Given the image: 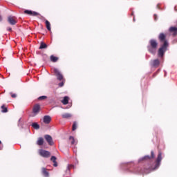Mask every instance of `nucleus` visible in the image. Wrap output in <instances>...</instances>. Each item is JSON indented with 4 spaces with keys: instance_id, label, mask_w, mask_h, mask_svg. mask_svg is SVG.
Instances as JSON below:
<instances>
[{
    "instance_id": "nucleus-1",
    "label": "nucleus",
    "mask_w": 177,
    "mask_h": 177,
    "mask_svg": "<svg viewBox=\"0 0 177 177\" xmlns=\"http://www.w3.org/2000/svg\"><path fill=\"white\" fill-rule=\"evenodd\" d=\"M159 39L162 42V41L164 42V44L160 48H159V50H158V56L160 57H162V56H164V53H165V52L167 51V47L168 46V41H165V35H164L163 33H161L159 35Z\"/></svg>"
},
{
    "instance_id": "nucleus-2",
    "label": "nucleus",
    "mask_w": 177,
    "mask_h": 177,
    "mask_svg": "<svg viewBox=\"0 0 177 177\" xmlns=\"http://www.w3.org/2000/svg\"><path fill=\"white\" fill-rule=\"evenodd\" d=\"M149 43L150 46H148V50L150 52V53L154 55L156 52H157V46L158 44H157V41L154 39H151Z\"/></svg>"
},
{
    "instance_id": "nucleus-3",
    "label": "nucleus",
    "mask_w": 177,
    "mask_h": 177,
    "mask_svg": "<svg viewBox=\"0 0 177 177\" xmlns=\"http://www.w3.org/2000/svg\"><path fill=\"white\" fill-rule=\"evenodd\" d=\"M161 160H162V153H161V152H159L158 154V157L157 159L156 160V165L155 167H151L149 168V171H153L154 169H157V168H158V167H160V165H161Z\"/></svg>"
},
{
    "instance_id": "nucleus-4",
    "label": "nucleus",
    "mask_w": 177,
    "mask_h": 177,
    "mask_svg": "<svg viewBox=\"0 0 177 177\" xmlns=\"http://www.w3.org/2000/svg\"><path fill=\"white\" fill-rule=\"evenodd\" d=\"M7 21L10 26H16L17 24V18L10 15L7 17Z\"/></svg>"
},
{
    "instance_id": "nucleus-5",
    "label": "nucleus",
    "mask_w": 177,
    "mask_h": 177,
    "mask_svg": "<svg viewBox=\"0 0 177 177\" xmlns=\"http://www.w3.org/2000/svg\"><path fill=\"white\" fill-rule=\"evenodd\" d=\"M39 156L44 157V158H48V157H50V152L44 149H40L39 151Z\"/></svg>"
},
{
    "instance_id": "nucleus-6",
    "label": "nucleus",
    "mask_w": 177,
    "mask_h": 177,
    "mask_svg": "<svg viewBox=\"0 0 177 177\" xmlns=\"http://www.w3.org/2000/svg\"><path fill=\"white\" fill-rule=\"evenodd\" d=\"M54 73L55 74L57 79L59 81H62L63 80V75L60 73V71L57 68H54L53 70Z\"/></svg>"
},
{
    "instance_id": "nucleus-7",
    "label": "nucleus",
    "mask_w": 177,
    "mask_h": 177,
    "mask_svg": "<svg viewBox=\"0 0 177 177\" xmlns=\"http://www.w3.org/2000/svg\"><path fill=\"white\" fill-rule=\"evenodd\" d=\"M44 139L46 140V142L48 143L50 146H53V139L52 138V136L50 135H45Z\"/></svg>"
},
{
    "instance_id": "nucleus-8",
    "label": "nucleus",
    "mask_w": 177,
    "mask_h": 177,
    "mask_svg": "<svg viewBox=\"0 0 177 177\" xmlns=\"http://www.w3.org/2000/svg\"><path fill=\"white\" fill-rule=\"evenodd\" d=\"M24 14L28 15V16H39V13L30 10H24Z\"/></svg>"
},
{
    "instance_id": "nucleus-9",
    "label": "nucleus",
    "mask_w": 177,
    "mask_h": 177,
    "mask_svg": "<svg viewBox=\"0 0 177 177\" xmlns=\"http://www.w3.org/2000/svg\"><path fill=\"white\" fill-rule=\"evenodd\" d=\"M43 121L44 124H49L50 123V121H52V118H50L49 115H45L44 117Z\"/></svg>"
},
{
    "instance_id": "nucleus-10",
    "label": "nucleus",
    "mask_w": 177,
    "mask_h": 177,
    "mask_svg": "<svg viewBox=\"0 0 177 177\" xmlns=\"http://www.w3.org/2000/svg\"><path fill=\"white\" fill-rule=\"evenodd\" d=\"M41 174L44 177H49V171H48V169L45 167L41 168Z\"/></svg>"
},
{
    "instance_id": "nucleus-11",
    "label": "nucleus",
    "mask_w": 177,
    "mask_h": 177,
    "mask_svg": "<svg viewBox=\"0 0 177 177\" xmlns=\"http://www.w3.org/2000/svg\"><path fill=\"white\" fill-rule=\"evenodd\" d=\"M73 117V115L71 113H66L62 114V118H66V120H70Z\"/></svg>"
},
{
    "instance_id": "nucleus-12",
    "label": "nucleus",
    "mask_w": 177,
    "mask_h": 177,
    "mask_svg": "<svg viewBox=\"0 0 177 177\" xmlns=\"http://www.w3.org/2000/svg\"><path fill=\"white\" fill-rule=\"evenodd\" d=\"M151 65L153 66V67H157L160 65V60L158 59H155V60H153L151 61Z\"/></svg>"
},
{
    "instance_id": "nucleus-13",
    "label": "nucleus",
    "mask_w": 177,
    "mask_h": 177,
    "mask_svg": "<svg viewBox=\"0 0 177 177\" xmlns=\"http://www.w3.org/2000/svg\"><path fill=\"white\" fill-rule=\"evenodd\" d=\"M37 145L38 146H42L44 145V138L42 137L38 138L37 141Z\"/></svg>"
},
{
    "instance_id": "nucleus-14",
    "label": "nucleus",
    "mask_w": 177,
    "mask_h": 177,
    "mask_svg": "<svg viewBox=\"0 0 177 177\" xmlns=\"http://www.w3.org/2000/svg\"><path fill=\"white\" fill-rule=\"evenodd\" d=\"M50 160L53 162V167H57V162L56 161L57 160V158H56V156H52Z\"/></svg>"
},
{
    "instance_id": "nucleus-15",
    "label": "nucleus",
    "mask_w": 177,
    "mask_h": 177,
    "mask_svg": "<svg viewBox=\"0 0 177 177\" xmlns=\"http://www.w3.org/2000/svg\"><path fill=\"white\" fill-rule=\"evenodd\" d=\"M170 32L173 33V35H176L177 34V28L176 27H171L169 28Z\"/></svg>"
},
{
    "instance_id": "nucleus-16",
    "label": "nucleus",
    "mask_w": 177,
    "mask_h": 177,
    "mask_svg": "<svg viewBox=\"0 0 177 177\" xmlns=\"http://www.w3.org/2000/svg\"><path fill=\"white\" fill-rule=\"evenodd\" d=\"M39 110H41L39 104H37L33 106V111H39Z\"/></svg>"
},
{
    "instance_id": "nucleus-17",
    "label": "nucleus",
    "mask_w": 177,
    "mask_h": 177,
    "mask_svg": "<svg viewBox=\"0 0 177 177\" xmlns=\"http://www.w3.org/2000/svg\"><path fill=\"white\" fill-rule=\"evenodd\" d=\"M147 160H150V156H145L140 158L139 162H141V161H147Z\"/></svg>"
},
{
    "instance_id": "nucleus-18",
    "label": "nucleus",
    "mask_w": 177,
    "mask_h": 177,
    "mask_svg": "<svg viewBox=\"0 0 177 177\" xmlns=\"http://www.w3.org/2000/svg\"><path fill=\"white\" fill-rule=\"evenodd\" d=\"M50 59L51 62H53V63H56V62H57V60H59V58L57 57H55L54 55H51L50 57Z\"/></svg>"
},
{
    "instance_id": "nucleus-19",
    "label": "nucleus",
    "mask_w": 177,
    "mask_h": 177,
    "mask_svg": "<svg viewBox=\"0 0 177 177\" xmlns=\"http://www.w3.org/2000/svg\"><path fill=\"white\" fill-rule=\"evenodd\" d=\"M45 23H46V27L47 30L48 31H50V30H51L50 22H49V21H48V20H46Z\"/></svg>"
},
{
    "instance_id": "nucleus-20",
    "label": "nucleus",
    "mask_w": 177,
    "mask_h": 177,
    "mask_svg": "<svg viewBox=\"0 0 177 177\" xmlns=\"http://www.w3.org/2000/svg\"><path fill=\"white\" fill-rule=\"evenodd\" d=\"M46 48H48V45H46V44L41 42L40 44V46L39 48V49H46Z\"/></svg>"
},
{
    "instance_id": "nucleus-21",
    "label": "nucleus",
    "mask_w": 177,
    "mask_h": 177,
    "mask_svg": "<svg viewBox=\"0 0 177 177\" xmlns=\"http://www.w3.org/2000/svg\"><path fill=\"white\" fill-rule=\"evenodd\" d=\"M68 97L65 96L64 97V99L62 100V103H63L64 104H68Z\"/></svg>"
},
{
    "instance_id": "nucleus-22",
    "label": "nucleus",
    "mask_w": 177,
    "mask_h": 177,
    "mask_svg": "<svg viewBox=\"0 0 177 177\" xmlns=\"http://www.w3.org/2000/svg\"><path fill=\"white\" fill-rule=\"evenodd\" d=\"M68 142H69L71 145H75V140L74 139V137H73V136H70V137H69Z\"/></svg>"
},
{
    "instance_id": "nucleus-23",
    "label": "nucleus",
    "mask_w": 177,
    "mask_h": 177,
    "mask_svg": "<svg viewBox=\"0 0 177 177\" xmlns=\"http://www.w3.org/2000/svg\"><path fill=\"white\" fill-rule=\"evenodd\" d=\"M32 127L34 128V129H39V124H38L37 122L32 123Z\"/></svg>"
},
{
    "instance_id": "nucleus-24",
    "label": "nucleus",
    "mask_w": 177,
    "mask_h": 177,
    "mask_svg": "<svg viewBox=\"0 0 177 177\" xmlns=\"http://www.w3.org/2000/svg\"><path fill=\"white\" fill-rule=\"evenodd\" d=\"M45 99H48V97L46 95H42L38 97V100H45Z\"/></svg>"
},
{
    "instance_id": "nucleus-25",
    "label": "nucleus",
    "mask_w": 177,
    "mask_h": 177,
    "mask_svg": "<svg viewBox=\"0 0 177 177\" xmlns=\"http://www.w3.org/2000/svg\"><path fill=\"white\" fill-rule=\"evenodd\" d=\"M75 129H77V122H74L72 127V131H75Z\"/></svg>"
},
{
    "instance_id": "nucleus-26",
    "label": "nucleus",
    "mask_w": 177,
    "mask_h": 177,
    "mask_svg": "<svg viewBox=\"0 0 177 177\" xmlns=\"http://www.w3.org/2000/svg\"><path fill=\"white\" fill-rule=\"evenodd\" d=\"M1 109H2V111H8V106H6V105H2Z\"/></svg>"
},
{
    "instance_id": "nucleus-27",
    "label": "nucleus",
    "mask_w": 177,
    "mask_h": 177,
    "mask_svg": "<svg viewBox=\"0 0 177 177\" xmlns=\"http://www.w3.org/2000/svg\"><path fill=\"white\" fill-rule=\"evenodd\" d=\"M150 157V160L151 158H154V157H156V156L154 155V151H151V156Z\"/></svg>"
},
{
    "instance_id": "nucleus-28",
    "label": "nucleus",
    "mask_w": 177,
    "mask_h": 177,
    "mask_svg": "<svg viewBox=\"0 0 177 177\" xmlns=\"http://www.w3.org/2000/svg\"><path fill=\"white\" fill-rule=\"evenodd\" d=\"M59 86L60 87V88H62V86H64V82H60V83H59Z\"/></svg>"
},
{
    "instance_id": "nucleus-29",
    "label": "nucleus",
    "mask_w": 177,
    "mask_h": 177,
    "mask_svg": "<svg viewBox=\"0 0 177 177\" xmlns=\"http://www.w3.org/2000/svg\"><path fill=\"white\" fill-rule=\"evenodd\" d=\"M11 97L15 99L17 97V95L16 94L11 93Z\"/></svg>"
},
{
    "instance_id": "nucleus-30",
    "label": "nucleus",
    "mask_w": 177,
    "mask_h": 177,
    "mask_svg": "<svg viewBox=\"0 0 177 177\" xmlns=\"http://www.w3.org/2000/svg\"><path fill=\"white\" fill-rule=\"evenodd\" d=\"M70 168H73V165H68L67 167L68 171H70Z\"/></svg>"
},
{
    "instance_id": "nucleus-31",
    "label": "nucleus",
    "mask_w": 177,
    "mask_h": 177,
    "mask_svg": "<svg viewBox=\"0 0 177 177\" xmlns=\"http://www.w3.org/2000/svg\"><path fill=\"white\" fill-rule=\"evenodd\" d=\"M7 30L8 31H12V28H10V27L7 28Z\"/></svg>"
},
{
    "instance_id": "nucleus-32",
    "label": "nucleus",
    "mask_w": 177,
    "mask_h": 177,
    "mask_svg": "<svg viewBox=\"0 0 177 177\" xmlns=\"http://www.w3.org/2000/svg\"><path fill=\"white\" fill-rule=\"evenodd\" d=\"M0 21H2V17L0 16Z\"/></svg>"
},
{
    "instance_id": "nucleus-33",
    "label": "nucleus",
    "mask_w": 177,
    "mask_h": 177,
    "mask_svg": "<svg viewBox=\"0 0 177 177\" xmlns=\"http://www.w3.org/2000/svg\"><path fill=\"white\" fill-rule=\"evenodd\" d=\"M34 113H35V114H37V113H38V112H37V111H35Z\"/></svg>"
},
{
    "instance_id": "nucleus-34",
    "label": "nucleus",
    "mask_w": 177,
    "mask_h": 177,
    "mask_svg": "<svg viewBox=\"0 0 177 177\" xmlns=\"http://www.w3.org/2000/svg\"><path fill=\"white\" fill-rule=\"evenodd\" d=\"M1 142L0 141V145H1Z\"/></svg>"
}]
</instances>
